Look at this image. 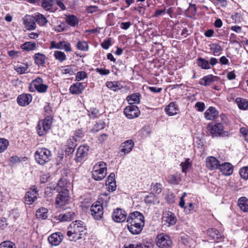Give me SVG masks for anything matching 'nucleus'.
Wrapping results in <instances>:
<instances>
[{"mask_svg":"<svg viewBox=\"0 0 248 248\" xmlns=\"http://www.w3.org/2000/svg\"><path fill=\"white\" fill-rule=\"evenodd\" d=\"M86 233L85 223L81 220H76L68 227L67 235L70 241H76L82 238Z\"/></svg>","mask_w":248,"mask_h":248,"instance_id":"nucleus-1","label":"nucleus"},{"mask_svg":"<svg viewBox=\"0 0 248 248\" xmlns=\"http://www.w3.org/2000/svg\"><path fill=\"white\" fill-rule=\"evenodd\" d=\"M107 174V165L104 162H99L93 167L92 177L95 180L101 181Z\"/></svg>","mask_w":248,"mask_h":248,"instance_id":"nucleus-2","label":"nucleus"},{"mask_svg":"<svg viewBox=\"0 0 248 248\" xmlns=\"http://www.w3.org/2000/svg\"><path fill=\"white\" fill-rule=\"evenodd\" d=\"M51 156V152L45 148L38 149L34 154L35 160L40 165H44L49 162L50 160Z\"/></svg>","mask_w":248,"mask_h":248,"instance_id":"nucleus-3","label":"nucleus"},{"mask_svg":"<svg viewBox=\"0 0 248 248\" xmlns=\"http://www.w3.org/2000/svg\"><path fill=\"white\" fill-rule=\"evenodd\" d=\"M51 124V120L49 117H46L44 120H40L36 127L38 134L40 136L46 134L47 131L50 128Z\"/></svg>","mask_w":248,"mask_h":248,"instance_id":"nucleus-4","label":"nucleus"},{"mask_svg":"<svg viewBox=\"0 0 248 248\" xmlns=\"http://www.w3.org/2000/svg\"><path fill=\"white\" fill-rule=\"evenodd\" d=\"M59 193L56 198V204L58 207H61L66 204L69 200V191L67 188L62 189L60 190L58 189Z\"/></svg>","mask_w":248,"mask_h":248,"instance_id":"nucleus-5","label":"nucleus"},{"mask_svg":"<svg viewBox=\"0 0 248 248\" xmlns=\"http://www.w3.org/2000/svg\"><path fill=\"white\" fill-rule=\"evenodd\" d=\"M47 88V86L44 84L43 79L38 78L33 80L31 83L30 90L33 92L35 89L39 93H43L46 91Z\"/></svg>","mask_w":248,"mask_h":248,"instance_id":"nucleus-6","label":"nucleus"},{"mask_svg":"<svg viewBox=\"0 0 248 248\" xmlns=\"http://www.w3.org/2000/svg\"><path fill=\"white\" fill-rule=\"evenodd\" d=\"M156 244L160 248H169L170 247L172 241L169 236L161 233L156 237Z\"/></svg>","mask_w":248,"mask_h":248,"instance_id":"nucleus-7","label":"nucleus"},{"mask_svg":"<svg viewBox=\"0 0 248 248\" xmlns=\"http://www.w3.org/2000/svg\"><path fill=\"white\" fill-rule=\"evenodd\" d=\"M91 215L95 219H101L103 215V208L99 202H95L91 207Z\"/></svg>","mask_w":248,"mask_h":248,"instance_id":"nucleus-8","label":"nucleus"},{"mask_svg":"<svg viewBox=\"0 0 248 248\" xmlns=\"http://www.w3.org/2000/svg\"><path fill=\"white\" fill-rule=\"evenodd\" d=\"M127 222L136 223L141 226L144 225V217L138 211L131 213L127 219Z\"/></svg>","mask_w":248,"mask_h":248,"instance_id":"nucleus-9","label":"nucleus"},{"mask_svg":"<svg viewBox=\"0 0 248 248\" xmlns=\"http://www.w3.org/2000/svg\"><path fill=\"white\" fill-rule=\"evenodd\" d=\"M124 112L128 119H133L137 117L140 114L139 108L135 105L127 106L124 108Z\"/></svg>","mask_w":248,"mask_h":248,"instance_id":"nucleus-10","label":"nucleus"},{"mask_svg":"<svg viewBox=\"0 0 248 248\" xmlns=\"http://www.w3.org/2000/svg\"><path fill=\"white\" fill-rule=\"evenodd\" d=\"M207 129L210 133L214 136H220L224 133L223 127L220 123L209 124Z\"/></svg>","mask_w":248,"mask_h":248,"instance_id":"nucleus-11","label":"nucleus"},{"mask_svg":"<svg viewBox=\"0 0 248 248\" xmlns=\"http://www.w3.org/2000/svg\"><path fill=\"white\" fill-rule=\"evenodd\" d=\"M38 195L36 188L33 187L27 191L25 196V202L28 204H31L37 199Z\"/></svg>","mask_w":248,"mask_h":248,"instance_id":"nucleus-12","label":"nucleus"},{"mask_svg":"<svg viewBox=\"0 0 248 248\" xmlns=\"http://www.w3.org/2000/svg\"><path fill=\"white\" fill-rule=\"evenodd\" d=\"M126 216L125 211L120 208L115 209L112 213V218L116 222H124L126 219Z\"/></svg>","mask_w":248,"mask_h":248,"instance_id":"nucleus-13","label":"nucleus"},{"mask_svg":"<svg viewBox=\"0 0 248 248\" xmlns=\"http://www.w3.org/2000/svg\"><path fill=\"white\" fill-rule=\"evenodd\" d=\"M51 48L63 49L66 52L72 51L70 44L64 41H60L58 43H56L55 41H52L51 42Z\"/></svg>","mask_w":248,"mask_h":248,"instance_id":"nucleus-14","label":"nucleus"},{"mask_svg":"<svg viewBox=\"0 0 248 248\" xmlns=\"http://www.w3.org/2000/svg\"><path fill=\"white\" fill-rule=\"evenodd\" d=\"M24 24L28 30H34L36 27L35 16H26L24 18Z\"/></svg>","mask_w":248,"mask_h":248,"instance_id":"nucleus-15","label":"nucleus"},{"mask_svg":"<svg viewBox=\"0 0 248 248\" xmlns=\"http://www.w3.org/2000/svg\"><path fill=\"white\" fill-rule=\"evenodd\" d=\"M163 221L166 223L168 226H172L176 222V218L174 214L171 212H166L164 214L162 217Z\"/></svg>","mask_w":248,"mask_h":248,"instance_id":"nucleus-16","label":"nucleus"},{"mask_svg":"<svg viewBox=\"0 0 248 248\" xmlns=\"http://www.w3.org/2000/svg\"><path fill=\"white\" fill-rule=\"evenodd\" d=\"M89 151V147L87 145L80 146L76 154V161L79 162L82 159L87 156Z\"/></svg>","mask_w":248,"mask_h":248,"instance_id":"nucleus-17","label":"nucleus"},{"mask_svg":"<svg viewBox=\"0 0 248 248\" xmlns=\"http://www.w3.org/2000/svg\"><path fill=\"white\" fill-rule=\"evenodd\" d=\"M62 240V235L61 232L52 234L48 237V241L52 246H58Z\"/></svg>","mask_w":248,"mask_h":248,"instance_id":"nucleus-18","label":"nucleus"},{"mask_svg":"<svg viewBox=\"0 0 248 248\" xmlns=\"http://www.w3.org/2000/svg\"><path fill=\"white\" fill-rule=\"evenodd\" d=\"M85 87L83 83L76 82L73 84L70 87L69 92L73 94H79L82 93Z\"/></svg>","mask_w":248,"mask_h":248,"instance_id":"nucleus-19","label":"nucleus"},{"mask_svg":"<svg viewBox=\"0 0 248 248\" xmlns=\"http://www.w3.org/2000/svg\"><path fill=\"white\" fill-rule=\"evenodd\" d=\"M206 167L211 170L218 168L220 164L219 161L213 156H209L206 160Z\"/></svg>","mask_w":248,"mask_h":248,"instance_id":"nucleus-20","label":"nucleus"},{"mask_svg":"<svg viewBox=\"0 0 248 248\" xmlns=\"http://www.w3.org/2000/svg\"><path fill=\"white\" fill-rule=\"evenodd\" d=\"M143 226L136 223L127 222V228L133 234H138L142 230Z\"/></svg>","mask_w":248,"mask_h":248,"instance_id":"nucleus-21","label":"nucleus"},{"mask_svg":"<svg viewBox=\"0 0 248 248\" xmlns=\"http://www.w3.org/2000/svg\"><path fill=\"white\" fill-rule=\"evenodd\" d=\"M32 100V96L29 94H23L18 96L17 102L20 106L28 105Z\"/></svg>","mask_w":248,"mask_h":248,"instance_id":"nucleus-22","label":"nucleus"},{"mask_svg":"<svg viewBox=\"0 0 248 248\" xmlns=\"http://www.w3.org/2000/svg\"><path fill=\"white\" fill-rule=\"evenodd\" d=\"M218 169L225 175H230L233 172L232 166L229 163H223L220 164Z\"/></svg>","mask_w":248,"mask_h":248,"instance_id":"nucleus-23","label":"nucleus"},{"mask_svg":"<svg viewBox=\"0 0 248 248\" xmlns=\"http://www.w3.org/2000/svg\"><path fill=\"white\" fill-rule=\"evenodd\" d=\"M218 115V111L212 107H209L204 113V117L206 119L211 120L216 118Z\"/></svg>","mask_w":248,"mask_h":248,"instance_id":"nucleus-24","label":"nucleus"},{"mask_svg":"<svg viewBox=\"0 0 248 248\" xmlns=\"http://www.w3.org/2000/svg\"><path fill=\"white\" fill-rule=\"evenodd\" d=\"M218 78L212 75H209L204 77L200 80L199 83L203 86H208L212 82L217 81Z\"/></svg>","mask_w":248,"mask_h":248,"instance_id":"nucleus-25","label":"nucleus"},{"mask_svg":"<svg viewBox=\"0 0 248 248\" xmlns=\"http://www.w3.org/2000/svg\"><path fill=\"white\" fill-rule=\"evenodd\" d=\"M134 145V143L131 140H128L124 142L122 145L121 152L124 154H128L131 152Z\"/></svg>","mask_w":248,"mask_h":248,"instance_id":"nucleus-26","label":"nucleus"},{"mask_svg":"<svg viewBox=\"0 0 248 248\" xmlns=\"http://www.w3.org/2000/svg\"><path fill=\"white\" fill-rule=\"evenodd\" d=\"M141 95L140 93H134L126 97V100L129 104H138L140 102Z\"/></svg>","mask_w":248,"mask_h":248,"instance_id":"nucleus-27","label":"nucleus"},{"mask_svg":"<svg viewBox=\"0 0 248 248\" xmlns=\"http://www.w3.org/2000/svg\"><path fill=\"white\" fill-rule=\"evenodd\" d=\"M75 217V212L72 210H70L66 211L64 213L61 214L59 216V218L61 221H69L73 219Z\"/></svg>","mask_w":248,"mask_h":248,"instance_id":"nucleus-28","label":"nucleus"},{"mask_svg":"<svg viewBox=\"0 0 248 248\" xmlns=\"http://www.w3.org/2000/svg\"><path fill=\"white\" fill-rule=\"evenodd\" d=\"M165 110L168 115L173 116L177 113L178 109L174 102H171L165 108Z\"/></svg>","mask_w":248,"mask_h":248,"instance_id":"nucleus-29","label":"nucleus"},{"mask_svg":"<svg viewBox=\"0 0 248 248\" xmlns=\"http://www.w3.org/2000/svg\"><path fill=\"white\" fill-rule=\"evenodd\" d=\"M207 235L213 240H217L222 236V234L216 229H209L207 231Z\"/></svg>","mask_w":248,"mask_h":248,"instance_id":"nucleus-30","label":"nucleus"},{"mask_svg":"<svg viewBox=\"0 0 248 248\" xmlns=\"http://www.w3.org/2000/svg\"><path fill=\"white\" fill-rule=\"evenodd\" d=\"M238 205L242 211L248 212V199L246 197H241L238 200Z\"/></svg>","mask_w":248,"mask_h":248,"instance_id":"nucleus-31","label":"nucleus"},{"mask_svg":"<svg viewBox=\"0 0 248 248\" xmlns=\"http://www.w3.org/2000/svg\"><path fill=\"white\" fill-rule=\"evenodd\" d=\"M77 67L75 65H66L62 67V72L63 74L73 75L77 71Z\"/></svg>","mask_w":248,"mask_h":248,"instance_id":"nucleus-32","label":"nucleus"},{"mask_svg":"<svg viewBox=\"0 0 248 248\" xmlns=\"http://www.w3.org/2000/svg\"><path fill=\"white\" fill-rule=\"evenodd\" d=\"M198 65L203 69H209L211 68L209 62L206 59L199 58L197 59Z\"/></svg>","mask_w":248,"mask_h":248,"instance_id":"nucleus-33","label":"nucleus"},{"mask_svg":"<svg viewBox=\"0 0 248 248\" xmlns=\"http://www.w3.org/2000/svg\"><path fill=\"white\" fill-rule=\"evenodd\" d=\"M36 216L38 218L45 219L47 217V209L46 208H41L36 211Z\"/></svg>","mask_w":248,"mask_h":248,"instance_id":"nucleus-34","label":"nucleus"},{"mask_svg":"<svg viewBox=\"0 0 248 248\" xmlns=\"http://www.w3.org/2000/svg\"><path fill=\"white\" fill-rule=\"evenodd\" d=\"M34 59L35 62L36 64L38 65H43L45 63L46 56L42 54L38 53L35 54L34 56Z\"/></svg>","mask_w":248,"mask_h":248,"instance_id":"nucleus-35","label":"nucleus"},{"mask_svg":"<svg viewBox=\"0 0 248 248\" xmlns=\"http://www.w3.org/2000/svg\"><path fill=\"white\" fill-rule=\"evenodd\" d=\"M235 101L240 109L245 110L248 108V102L245 99L238 97Z\"/></svg>","mask_w":248,"mask_h":248,"instance_id":"nucleus-36","label":"nucleus"},{"mask_svg":"<svg viewBox=\"0 0 248 248\" xmlns=\"http://www.w3.org/2000/svg\"><path fill=\"white\" fill-rule=\"evenodd\" d=\"M36 22L40 26H44L48 22L46 17L42 14L37 13L35 16Z\"/></svg>","mask_w":248,"mask_h":248,"instance_id":"nucleus-37","label":"nucleus"},{"mask_svg":"<svg viewBox=\"0 0 248 248\" xmlns=\"http://www.w3.org/2000/svg\"><path fill=\"white\" fill-rule=\"evenodd\" d=\"M36 44L35 42H28L21 46V48L27 51L33 50L36 48Z\"/></svg>","mask_w":248,"mask_h":248,"instance_id":"nucleus-38","label":"nucleus"},{"mask_svg":"<svg viewBox=\"0 0 248 248\" xmlns=\"http://www.w3.org/2000/svg\"><path fill=\"white\" fill-rule=\"evenodd\" d=\"M107 86L114 91H116L121 89L122 86L116 81H109L106 83Z\"/></svg>","mask_w":248,"mask_h":248,"instance_id":"nucleus-39","label":"nucleus"},{"mask_svg":"<svg viewBox=\"0 0 248 248\" xmlns=\"http://www.w3.org/2000/svg\"><path fill=\"white\" fill-rule=\"evenodd\" d=\"M54 0H42V6L46 11L50 10L53 5Z\"/></svg>","mask_w":248,"mask_h":248,"instance_id":"nucleus-40","label":"nucleus"},{"mask_svg":"<svg viewBox=\"0 0 248 248\" xmlns=\"http://www.w3.org/2000/svg\"><path fill=\"white\" fill-rule=\"evenodd\" d=\"M67 23L72 26H75L78 23V19L74 15L68 16L66 18Z\"/></svg>","mask_w":248,"mask_h":248,"instance_id":"nucleus-41","label":"nucleus"},{"mask_svg":"<svg viewBox=\"0 0 248 248\" xmlns=\"http://www.w3.org/2000/svg\"><path fill=\"white\" fill-rule=\"evenodd\" d=\"M54 56L56 60L62 62L66 59V56L64 52L61 51H55Z\"/></svg>","mask_w":248,"mask_h":248,"instance_id":"nucleus-42","label":"nucleus"},{"mask_svg":"<svg viewBox=\"0 0 248 248\" xmlns=\"http://www.w3.org/2000/svg\"><path fill=\"white\" fill-rule=\"evenodd\" d=\"M77 47L80 50L86 51L88 49V45L85 41H78L77 44Z\"/></svg>","mask_w":248,"mask_h":248,"instance_id":"nucleus-43","label":"nucleus"},{"mask_svg":"<svg viewBox=\"0 0 248 248\" xmlns=\"http://www.w3.org/2000/svg\"><path fill=\"white\" fill-rule=\"evenodd\" d=\"M180 166L182 167V172L186 173L191 167L189 159L187 158L184 162H182Z\"/></svg>","mask_w":248,"mask_h":248,"instance_id":"nucleus-44","label":"nucleus"},{"mask_svg":"<svg viewBox=\"0 0 248 248\" xmlns=\"http://www.w3.org/2000/svg\"><path fill=\"white\" fill-rule=\"evenodd\" d=\"M9 145V141L4 139H0V153L4 151Z\"/></svg>","mask_w":248,"mask_h":248,"instance_id":"nucleus-45","label":"nucleus"},{"mask_svg":"<svg viewBox=\"0 0 248 248\" xmlns=\"http://www.w3.org/2000/svg\"><path fill=\"white\" fill-rule=\"evenodd\" d=\"M0 248H16L15 244L11 241H4L0 244Z\"/></svg>","mask_w":248,"mask_h":248,"instance_id":"nucleus-46","label":"nucleus"},{"mask_svg":"<svg viewBox=\"0 0 248 248\" xmlns=\"http://www.w3.org/2000/svg\"><path fill=\"white\" fill-rule=\"evenodd\" d=\"M239 174L244 179H248V167L241 168L240 170Z\"/></svg>","mask_w":248,"mask_h":248,"instance_id":"nucleus-47","label":"nucleus"},{"mask_svg":"<svg viewBox=\"0 0 248 248\" xmlns=\"http://www.w3.org/2000/svg\"><path fill=\"white\" fill-rule=\"evenodd\" d=\"M152 188L156 194H160L162 191V186L160 183H156L152 185Z\"/></svg>","mask_w":248,"mask_h":248,"instance_id":"nucleus-48","label":"nucleus"},{"mask_svg":"<svg viewBox=\"0 0 248 248\" xmlns=\"http://www.w3.org/2000/svg\"><path fill=\"white\" fill-rule=\"evenodd\" d=\"M65 180L61 179L60 180L58 183V186L57 188V190L59 189L61 190L62 189L66 188L67 187V183L65 182Z\"/></svg>","mask_w":248,"mask_h":248,"instance_id":"nucleus-49","label":"nucleus"},{"mask_svg":"<svg viewBox=\"0 0 248 248\" xmlns=\"http://www.w3.org/2000/svg\"><path fill=\"white\" fill-rule=\"evenodd\" d=\"M210 48L213 51V53L214 54H215V53H218L222 50L220 46L217 44H212Z\"/></svg>","mask_w":248,"mask_h":248,"instance_id":"nucleus-50","label":"nucleus"},{"mask_svg":"<svg viewBox=\"0 0 248 248\" xmlns=\"http://www.w3.org/2000/svg\"><path fill=\"white\" fill-rule=\"evenodd\" d=\"M180 181V178L174 175H171L169 180V183L171 184H177Z\"/></svg>","mask_w":248,"mask_h":248,"instance_id":"nucleus-51","label":"nucleus"},{"mask_svg":"<svg viewBox=\"0 0 248 248\" xmlns=\"http://www.w3.org/2000/svg\"><path fill=\"white\" fill-rule=\"evenodd\" d=\"M86 77L87 74L85 72L80 71L77 73L76 78L77 81H80L86 78Z\"/></svg>","mask_w":248,"mask_h":248,"instance_id":"nucleus-52","label":"nucleus"},{"mask_svg":"<svg viewBox=\"0 0 248 248\" xmlns=\"http://www.w3.org/2000/svg\"><path fill=\"white\" fill-rule=\"evenodd\" d=\"M28 69L27 65H20L19 66H17L15 69L17 73L20 74H22L24 73Z\"/></svg>","mask_w":248,"mask_h":248,"instance_id":"nucleus-53","label":"nucleus"},{"mask_svg":"<svg viewBox=\"0 0 248 248\" xmlns=\"http://www.w3.org/2000/svg\"><path fill=\"white\" fill-rule=\"evenodd\" d=\"M75 146V143H72V146H69V145H67L65 149V153L67 155H70L73 153Z\"/></svg>","mask_w":248,"mask_h":248,"instance_id":"nucleus-54","label":"nucleus"},{"mask_svg":"<svg viewBox=\"0 0 248 248\" xmlns=\"http://www.w3.org/2000/svg\"><path fill=\"white\" fill-rule=\"evenodd\" d=\"M240 132L245 140L248 142V130L245 127H242L240 129Z\"/></svg>","mask_w":248,"mask_h":248,"instance_id":"nucleus-55","label":"nucleus"},{"mask_svg":"<svg viewBox=\"0 0 248 248\" xmlns=\"http://www.w3.org/2000/svg\"><path fill=\"white\" fill-rule=\"evenodd\" d=\"M111 45V40L110 38H108V39L105 40L102 44V47L105 49H107L108 48L109 46Z\"/></svg>","mask_w":248,"mask_h":248,"instance_id":"nucleus-56","label":"nucleus"},{"mask_svg":"<svg viewBox=\"0 0 248 248\" xmlns=\"http://www.w3.org/2000/svg\"><path fill=\"white\" fill-rule=\"evenodd\" d=\"M195 107L198 111L202 112L204 109V104L203 102H198L195 104Z\"/></svg>","mask_w":248,"mask_h":248,"instance_id":"nucleus-57","label":"nucleus"},{"mask_svg":"<svg viewBox=\"0 0 248 248\" xmlns=\"http://www.w3.org/2000/svg\"><path fill=\"white\" fill-rule=\"evenodd\" d=\"M175 196L174 194L171 192H169L167 195V199L169 202L171 203L174 202Z\"/></svg>","mask_w":248,"mask_h":248,"instance_id":"nucleus-58","label":"nucleus"},{"mask_svg":"<svg viewBox=\"0 0 248 248\" xmlns=\"http://www.w3.org/2000/svg\"><path fill=\"white\" fill-rule=\"evenodd\" d=\"M155 196L153 194H150V195L147 196L145 199V201L146 202L148 203H152L154 202Z\"/></svg>","mask_w":248,"mask_h":248,"instance_id":"nucleus-59","label":"nucleus"},{"mask_svg":"<svg viewBox=\"0 0 248 248\" xmlns=\"http://www.w3.org/2000/svg\"><path fill=\"white\" fill-rule=\"evenodd\" d=\"M106 184L107 186H108L109 191H113L116 189V185L115 182H111L110 183L106 182Z\"/></svg>","mask_w":248,"mask_h":248,"instance_id":"nucleus-60","label":"nucleus"},{"mask_svg":"<svg viewBox=\"0 0 248 248\" xmlns=\"http://www.w3.org/2000/svg\"><path fill=\"white\" fill-rule=\"evenodd\" d=\"M96 71L101 75H108L110 73V71L108 69H104L102 68H97Z\"/></svg>","mask_w":248,"mask_h":248,"instance_id":"nucleus-61","label":"nucleus"},{"mask_svg":"<svg viewBox=\"0 0 248 248\" xmlns=\"http://www.w3.org/2000/svg\"><path fill=\"white\" fill-rule=\"evenodd\" d=\"M130 22H122L121 23L120 27L124 30L128 29L131 26Z\"/></svg>","mask_w":248,"mask_h":248,"instance_id":"nucleus-62","label":"nucleus"},{"mask_svg":"<svg viewBox=\"0 0 248 248\" xmlns=\"http://www.w3.org/2000/svg\"><path fill=\"white\" fill-rule=\"evenodd\" d=\"M148 89L150 91L154 93H160L162 90L161 88H157L156 87H149Z\"/></svg>","mask_w":248,"mask_h":248,"instance_id":"nucleus-63","label":"nucleus"},{"mask_svg":"<svg viewBox=\"0 0 248 248\" xmlns=\"http://www.w3.org/2000/svg\"><path fill=\"white\" fill-rule=\"evenodd\" d=\"M125 248H143V247L140 243H133L129 245L128 247H126Z\"/></svg>","mask_w":248,"mask_h":248,"instance_id":"nucleus-64","label":"nucleus"}]
</instances>
